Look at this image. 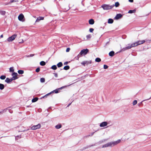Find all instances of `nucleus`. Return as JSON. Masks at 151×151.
<instances>
[{
    "label": "nucleus",
    "mask_w": 151,
    "mask_h": 151,
    "mask_svg": "<svg viewBox=\"0 0 151 151\" xmlns=\"http://www.w3.org/2000/svg\"><path fill=\"white\" fill-rule=\"evenodd\" d=\"M135 43H133L132 44H128V46L125 47L123 48L122 50L121 51H124L126 50H127L131 48L132 47H136L135 46Z\"/></svg>",
    "instance_id": "nucleus-1"
},
{
    "label": "nucleus",
    "mask_w": 151,
    "mask_h": 151,
    "mask_svg": "<svg viewBox=\"0 0 151 151\" xmlns=\"http://www.w3.org/2000/svg\"><path fill=\"white\" fill-rule=\"evenodd\" d=\"M114 6V5L110 6L107 4H104L101 7L104 10H107L111 9Z\"/></svg>",
    "instance_id": "nucleus-2"
},
{
    "label": "nucleus",
    "mask_w": 151,
    "mask_h": 151,
    "mask_svg": "<svg viewBox=\"0 0 151 151\" xmlns=\"http://www.w3.org/2000/svg\"><path fill=\"white\" fill-rule=\"evenodd\" d=\"M17 36V35H14L12 36L9 37L7 40L8 42H12L14 40Z\"/></svg>",
    "instance_id": "nucleus-3"
},
{
    "label": "nucleus",
    "mask_w": 151,
    "mask_h": 151,
    "mask_svg": "<svg viewBox=\"0 0 151 151\" xmlns=\"http://www.w3.org/2000/svg\"><path fill=\"white\" fill-rule=\"evenodd\" d=\"M70 85H68L67 86H63L61 87L60 88H59L58 89H57L55 90H54L53 91H52L51 92H50V93H48V94H47L45 96H43V98H44V97H45V96H46L47 95H49V94L51 93H52L53 92H55V93H58V90L59 89H61L62 88H65V87H67V86H70Z\"/></svg>",
    "instance_id": "nucleus-4"
},
{
    "label": "nucleus",
    "mask_w": 151,
    "mask_h": 151,
    "mask_svg": "<svg viewBox=\"0 0 151 151\" xmlns=\"http://www.w3.org/2000/svg\"><path fill=\"white\" fill-rule=\"evenodd\" d=\"M41 125L40 124L36 125H34L31 127V129L32 130H35L37 129H39L41 127Z\"/></svg>",
    "instance_id": "nucleus-5"
},
{
    "label": "nucleus",
    "mask_w": 151,
    "mask_h": 151,
    "mask_svg": "<svg viewBox=\"0 0 151 151\" xmlns=\"http://www.w3.org/2000/svg\"><path fill=\"white\" fill-rule=\"evenodd\" d=\"M92 61L91 60H89V61H84L82 62L81 64L85 66L86 65H88L89 64H90L91 63Z\"/></svg>",
    "instance_id": "nucleus-6"
},
{
    "label": "nucleus",
    "mask_w": 151,
    "mask_h": 151,
    "mask_svg": "<svg viewBox=\"0 0 151 151\" xmlns=\"http://www.w3.org/2000/svg\"><path fill=\"white\" fill-rule=\"evenodd\" d=\"M88 50L87 49H83L81 50V52L79 53V54H80L81 55H86L88 52Z\"/></svg>",
    "instance_id": "nucleus-7"
},
{
    "label": "nucleus",
    "mask_w": 151,
    "mask_h": 151,
    "mask_svg": "<svg viewBox=\"0 0 151 151\" xmlns=\"http://www.w3.org/2000/svg\"><path fill=\"white\" fill-rule=\"evenodd\" d=\"M145 42V40H139L137 42H134L135 44V46H137L138 45H140L142 44Z\"/></svg>",
    "instance_id": "nucleus-8"
},
{
    "label": "nucleus",
    "mask_w": 151,
    "mask_h": 151,
    "mask_svg": "<svg viewBox=\"0 0 151 151\" xmlns=\"http://www.w3.org/2000/svg\"><path fill=\"white\" fill-rule=\"evenodd\" d=\"M24 16L22 14H20L18 17L19 20L21 21L24 22Z\"/></svg>",
    "instance_id": "nucleus-9"
},
{
    "label": "nucleus",
    "mask_w": 151,
    "mask_h": 151,
    "mask_svg": "<svg viewBox=\"0 0 151 151\" xmlns=\"http://www.w3.org/2000/svg\"><path fill=\"white\" fill-rule=\"evenodd\" d=\"M121 142V140L119 139L117 141L112 142L113 145V146L116 145L119 143Z\"/></svg>",
    "instance_id": "nucleus-10"
},
{
    "label": "nucleus",
    "mask_w": 151,
    "mask_h": 151,
    "mask_svg": "<svg viewBox=\"0 0 151 151\" xmlns=\"http://www.w3.org/2000/svg\"><path fill=\"white\" fill-rule=\"evenodd\" d=\"M18 76V74L17 73L14 72L12 74V77L15 80H16L18 78V77H17Z\"/></svg>",
    "instance_id": "nucleus-11"
},
{
    "label": "nucleus",
    "mask_w": 151,
    "mask_h": 151,
    "mask_svg": "<svg viewBox=\"0 0 151 151\" xmlns=\"http://www.w3.org/2000/svg\"><path fill=\"white\" fill-rule=\"evenodd\" d=\"M108 124L107 122H104L100 124V126L101 127H104L106 126Z\"/></svg>",
    "instance_id": "nucleus-12"
},
{
    "label": "nucleus",
    "mask_w": 151,
    "mask_h": 151,
    "mask_svg": "<svg viewBox=\"0 0 151 151\" xmlns=\"http://www.w3.org/2000/svg\"><path fill=\"white\" fill-rule=\"evenodd\" d=\"M122 17V15L121 14H117L115 17V18L116 19H118L121 18Z\"/></svg>",
    "instance_id": "nucleus-13"
},
{
    "label": "nucleus",
    "mask_w": 151,
    "mask_h": 151,
    "mask_svg": "<svg viewBox=\"0 0 151 151\" xmlns=\"http://www.w3.org/2000/svg\"><path fill=\"white\" fill-rule=\"evenodd\" d=\"M44 19V17H39L37 18V20L35 22H38L41 20H42Z\"/></svg>",
    "instance_id": "nucleus-14"
},
{
    "label": "nucleus",
    "mask_w": 151,
    "mask_h": 151,
    "mask_svg": "<svg viewBox=\"0 0 151 151\" xmlns=\"http://www.w3.org/2000/svg\"><path fill=\"white\" fill-rule=\"evenodd\" d=\"M94 23V21L92 19H90L89 20V23L90 24H93Z\"/></svg>",
    "instance_id": "nucleus-15"
},
{
    "label": "nucleus",
    "mask_w": 151,
    "mask_h": 151,
    "mask_svg": "<svg viewBox=\"0 0 151 151\" xmlns=\"http://www.w3.org/2000/svg\"><path fill=\"white\" fill-rule=\"evenodd\" d=\"M112 142H109L107 143L108 147H113Z\"/></svg>",
    "instance_id": "nucleus-16"
},
{
    "label": "nucleus",
    "mask_w": 151,
    "mask_h": 151,
    "mask_svg": "<svg viewBox=\"0 0 151 151\" xmlns=\"http://www.w3.org/2000/svg\"><path fill=\"white\" fill-rule=\"evenodd\" d=\"M61 126H62L61 124H58L55 126V127L57 129H59L61 128Z\"/></svg>",
    "instance_id": "nucleus-17"
},
{
    "label": "nucleus",
    "mask_w": 151,
    "mask_h": 151,
    "mask_svg": "<svg viewBox=\"0 0 151 151\" xmlns=\"http://www.w3.org/2000/svg\"><path fill=\"white\" fill-rule=\"evenodd\" d=\"M4 88V84L0 83V89L1 90H3Z\"/></svg>",
    "instance_id": "nucleus-18"
},
{
    "label": "nucleus",
    "mask_w": 151,
    "mask_h": 151,
    "mask_svg": "<svg viewBox=\"0 0 151 151\" xmlns=\"http://www.w3.org/2000/svg\"><path fill=\"white\" fill-rule=\"evenodd\" d=\"M114 51H112L109 52V55L110 56H113L114 54Z\"/></svg>",
    "instance_id": "nucleus-19"
},
{
    "label": "nucleus",
    "mask_w": 151,
    "mask_h": 151,
    "mask_svg": "<svg viewBox=\"0 0 151 151\" xmlns=\"http://www.w3.org/2000/svg\"><path fill=\"white\" fill-rule=\"evenodd\" d=\"M57 65L58 68H60L62 66L63 64L62 62H60L57 64Z\"/></svg>",
    "instance_id": "nucleus-20"
},
{
    "label": "nucleus",
    "mask_w": 151,
    "mask_h": 151,
    "mask_svg": "<svg viewBox=\"0 0 151 151\" xmlns=\"http://www.w3.org/2000/svg\"><path fill=\"white\" fill-rule=\"evenodd\" d=\"M113 22V20L112 19H108V23L112 24Z\"/></svg>",
    "instance_id": "nucleus-21"
},
{
    "label": "nucleus",
    "mask_w": 151,
    "mask_h": 151,
    "mask_svg": "<svg viewBox=\"0 0 151 151\" xmlns=\"http://www.w3.org/2000/svg\"><path fill=\"white\" fill-rule=\"evenodd\" d=\"M51 68L52 69L55 70L57 69V67L56 65H54L51 67Z\"/></svg>",
    "instance_id": "nucleus-22"
},
{
    "label": "nucleus",
    "mask_w": 151,
    "mask_h": 151,
    "mask_svg": "<svg viewBox=\"0 0 151 151\" xmlns=\"http://www.w3.org/2000/svg\"><path fill=\"white\" fill-rule=\"evenodd\" d=\"M38 98H35L32 100V102H35L38 100Z\"/></svg>",
    "instance_id": "nucleus-23"
},
{
    "label": "nucleus",
    "mask_w": 151,
    "mask_h": 151,
    "mask_svg": "<svg viewBox=\"0 0 151 151\" xmlns=\"http://www.w3.org/2000/svg\"><path fill=\"white\" fill-rule=\"evenodd\" d=\"M45 64V63L44 61H41L40 63V64L42 66H44Z\"/></svg>",
    "instance_id": "nucleus-24"
},
{
    "label": "nucleus",
    "mask_w": 151,
    "mask_h": 151,
    "mask_svg": "<svg viewBox=\"0 0 151 151\" xmlns=\"http://www.w3.org/2000/svg\"><path fill=\"white\" fill-rule=\"evenodd\" d=\"M136 12V10H130L128 12V13H135Z\"/></svg>",
    "instance_id": "nucleus-25"
},
{
    "label": "nucleus",
    "mask_w": 151,
    "mask_h": 151,
    "mask_svg": "<svg viewBox=\"0 0 151 151\" xmlns=\"http://www.w3.org/2000/svg\"><path fill=\"white\" fill-rule=\"evenodd\" d=\"M95 60L96 62H99L101 61V59L100 58H98L95 59Z\"/></svg>",
    "instance_id": "nucleus-26"
},
{
    "label": "nucleus",
    "mask_w": 151,
    "mask_h": 151,
    "mask_svg": "<svg viewBox=\"0 0 151 151\" xmlns=\"http://www.w3.org/2000/svg\"><path fill=\"white\" fill-rule=\"evenodd\" d=\"M70 68V67L68 65H67V66H65L64 67V69L65 70H68V69H69Z\"/></svg>",
    "instance_id": "nucleus-27"
},
{
    "label": "nucleus",
    "mask_w": 151,
    "mask_h": 151,
    "mask_svg": "<svg viewBox=\"0 0 151 151\" xmlns=\"http://www.w3.org/2000/svg\"><path fill=\"white\" fill-rule=\"evenodd\" d=\"M5 81L7 83H10V78H6V79L5 80Z\"/></svg>",
    "instance_id": "nucleus-28"
},
{
    "label": "nucleus",
    "mask_w": 151,
    "mask_h": 151,
    "mask_svg": "<svg viewBox=\"0 0 151 151\" xmlns=\"http://www.w3.org/2000/svg\"><path fill=\"white\" fill-rule=\"evenodd\" d=\"M6 12L4 11L0 10V13L2 15H4Z\"/></svg>",
    "instance_id": "nucleus-29"
},
{
    "label": "nucleus",
    "mask_w": 151,
    "mask_h": 151,
    "mask_svg": "<svg viewBox=\"0 0 151 151\" xmlns=\"http://www.w3.org/2000/svg\"><path fill=\"white\" fill-rule=\"evenodd\" d=\"M18 72L19 74H22L24 73V71L22 70H18Z\"/></svg>",
    "instance_id": "nucleus-30"
},
{
    "label": "nucleus",
    "mask_w": 151,
    "mask_h": 151,
    "mask_svg": "<svg viewBox=\"0 0 151 151\" xmlns=\"http://www.w3.org/2000/svg\"><path fill=\"white\" fill-rule=\"evenodd\" d=\"M119 3L118 2H117L115 3L114 5V6H115L116 7H117L119 6Z\"/></svg>",
    "instance_id": "nucleus-31"
},
{
    "label": "nucleus",
    "mask_w": 151,
    "mask_h": 151,
    "mask_svg": "<svg viewBox=\"0 0 151 151\" xmlns=\"http://www.w3.org/2000/svg\"><path fill=\"white\" fill-rule=\"evenodd\" d=\"M6 78V76L4 75H2L0 76V78L1 80H4Z\"/></svg>",
    "instance_id": "nucleus-32"
},
{
    "label": "nucleus",
    "mask_w": 151,
    "mask_h": 151,
    "mask_svg": "<svg viewBox=\"0 0 151 151\" xmlns=\"http://www.w3.org/2000/svg\"><path fill=\"white\" fill-rule=\"evenodd\" d=\"M21 135H18L15 136V138L16 140H18L19 139L21 138Z\"/></svg>",
    "instance_id": "nucleus-33"
},
{
    "label": "nucleus",
    "mask_w": 151,
    "mask_h": 151,
    "mask_svg": "<svg viewBox=\"0 0 151 151\" xmlns=\"http://www.w3.org/2000/svg\"><path fill=\"white\" fill-rule=\"evenodd\" d=\"M45 79L44 78H41L40 79V81L41 83H44L45 82Z\"/></svg>",
    "instance_id": "nucleus-34"
},
{
    "label": "nucleus",
    "mask_w": 151,
    "mask_h": 151,
    "mask_svg": "<svg viewBox=\"0 0 151 151\" xmlns=\"http://www.w3.org/2000/svg\"><path fill=\"white\" fill-rule=\"evenodd\" d=\"M137 100H134L133 101V103H132L133 105V106H134V105H135L136 104H137Z\"/></svg>",
    "instance_id": "nucleus-35"
},
{
    "label": "nucleus",
    "mask_w": 151,
    "mask_h": 151,
    "mask_svg": "<svg viewBox=\"0 0 151 151\" xmlns=\"http://www.w3.org/2000/svg\"><path fill=\"white\" fill-rule=\"evenodd\" d=\"M87 40H89L91 37V35H88L86 36Z\"/></svg>",
    "instance_id": "nucleus-36"
},
{
    "label": "nucleus",
    "mask_w": 151,
    "mask_h": 151,
    "mask_svg": "<svg viewBox=\"0 0 151 151\" xmlns=\"http://www.w3.org/2000/svg\"><path fill=\"white\" fill-rule=\"evenodd\" d=\"M9 70L10 72H13L14 71V70L13 67H11L9 68Z\"/></svg>",
    "instance_id": "nucleus-37"
},
{
    "label": "nucleus",
    "mask_w": 151,
    "mask_h": 151,
    "mask_svg": "<svg viewBox=\"0 0 151 151\" xmlns=\"http://www.w3.org/2000/svg\"><path fill=\"white\" fill-rule=\"evenodd\" d=\"M108 147L107 143L104 144V145H103L102 146V147H103V148H105V147Z\"/></svg>",
    "instance_id": "nucleus-38"
},
{
    "label": "nucleus",
    "mask_w": 151,
    "mask_h": 151,
    "mask_svg": "<svg viewBox=\"0 0 151 151\" xmlns=\"http://www.w3.org/2000/svg\"><path fill=\"white\" fill-rule=\"evenodd\" d=\"M19 0H12L11 1V2H17L19 1Z\"/></svg>",
    "instance_id": "nucleus-39"
},
{
    "label": "nucleus",
    "mask_w": 151,
    "mask_h": 151,
    "mask_svg": "<svg viewBox=\"0 0 151 151\" xmlns=\"http://www.w3.org/2000/svg\"><path fill=\"white\" fill-rule=\"evenodd\" d=\"M40 70V68H37L36 70V71L37 72H38Z\"/></svg>",
    "instance_id": "nucleus-40"
},
{
    "label": "nucleus",
    "mask_w": 151,
    "mask_h": 151,
    "mask_svg": "<svg viewBox=\"0 0 151 151\" xmlns=\"http://www.w3.org/2000/svg\"><path fill=\"white\" fill-rule=\"evenodd\" d=\"M108 66L106 65H104V68L105 69H106L108 68Z\"/></svg>",
    "instance_id": "nucleus-41"
},
{
    "label": "nucleus",
    "mask_w": 151,
    "mask_h": 151,
    "mask_svg": "<svg viewBox=\"0 0 151 151\" xmlns=\"http://www.w3.org/2000/svg\"><path fill=\"white\" fill-rule=\"evenodd\" d=\"M94 30V29L93 28H90L89 29V31L91 32H92Z\"/></svg>",
    "instance_id": "nucleus-42"
},
{
    "label": "nucleus",
    "mask_w": 151,
    "mask_h": 151,
    "mask_svg": "<svg viewBox=\"0 0 151 151\" xmlns=\"http://www.w3.org/2000/svg\"><path fill=\"white\" fill-rule=\"evenodd\" d=\"M70 49L69 48H67L66 50V52H68L70 51Z\"/></svg>",
    "instance_id": "nucleus-43"
},
{
    "label": "nucleus",
    "mask_w": 151,
    "mask_h": 151,
    "mask_svg": "<svg viewBox=\"0 0 151 151\" xmlns=\"http://www.w3.org/2000/svg\"><path fill=\"white\" fill-rule=\"evenodd\" d=\"M14 80H15V79H14V78H13V77H12L10 79V82H11V81H13Z\"/></svg>",
    "instance_id": "nucleus-44"
},
{
    "label": "nucleus",
    "mask_w": 151,
    "mask_h": 151,
    "mask_svg": "<svg viewBox=\"0 0 151 151\" xmlns=\"http://www.w3.org/2000/svg\"><path fill=\"white\" fill-rule=\"evenodd\" d=\"M34 55H33V54H31L29 55L27 57H32V56H33Z\"/></svg>",
    "instance_id": "nucleus-45"
},
{
    "label": "nucleus",
    "mask_w": 151,
    "mask_h": 151,
    "mask_svg": "<svg viewBox=\"0 0 151 151\" xmlns=\"http://www.w3.org/2000/svg\"><path fill=\"white\" fill-rule=\"evenodd\" d=\"M55 76L56 77H58V74L56 73H54Z\"/></svg>",
    "instance_id": "nucleus-46"
},
{
    "label": "nucleus",
    "mask_w": 151,
    "mask_h": 151,
    "mask_svg": "<svg viewBox=\"0 0 151 151\" xmlns=\"http://www.w3.org/2000/svg\"><path fill=\"white\" fill-rule=\"evenodd\" d=\"M68 62H65L64 63V64L65 65H67V64H68Z\"/></svg>",
    "instance_id": "nucleus-47"
},
{
    "label": "nucleus",
    "mask_w": 151,
    "mask_h": 151,
    "mask_svg": "<svg viewBox=\"0 0 151 151\" xmlns=\"http://www.w3.org/2000/svg\"><path fill=\"white\" fill-rule=\"evenodd\" d=\"M129 1L130 2H132L133 1V0H129Z\"/></svg>",
    "instance_id": "nucleus-48"
},
{
    "label": "nucleus",
    "mask_w": 151,
    "mask_h": 151,
    "mask_svg": "<svg viewBox=\"0 0 151 151\" xmlns=\"http://www.w3.org/2000/svg\"><path fill=\"white\" fill-rule=\"evenodd\" d=\"M3 37V35H1V36H0V37L1 38H2Z\"/></svg>",
    "instance_id": "nucleus-49"
},
{
    "label": "nucleus",
    "mask_w": 151,
    "mask_h": 151,
    "mask_svg": "<svg viewBox=\"0 0 151 151\" xmlns=\"http://www.w3.org/2000/svg\"><path fill=\"white\" fill-rule=\"evenodd\" d=\"M70 104H69L68 106L70 105Z\"/></svg>",
    "instance_id": "nucleus-50"
}]
</instances>
